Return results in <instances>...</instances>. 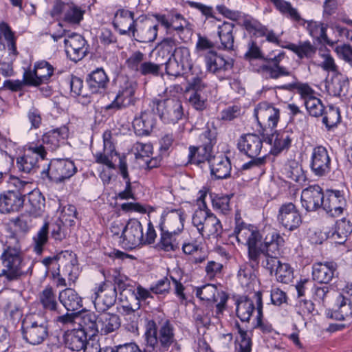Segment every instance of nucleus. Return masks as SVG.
<instances>
[{
    "label": "nucleus",
    "instance_id": "nucleus-28",
    "mask_svg": "<svg viewBox=\"0 0 352 352\" xmlns=\"http://www.w3.org/2000/svg\"><path fill=\"white\" fill-rule=\"evenodd\" d=\"M89 89L92 94L104 92L108 87L109 78L102 67H98L86 78Z\"/></svg>",
    "mask_w": 352,
    "mask_h": 352
},
{
    "label": "nucleus",
    "instance_id": "nucleus-5",
    "mask_svg": "<svg viewBox=\"0 0 352 352\" xmlns=\"http://www.w3.org/2000/svg\"><path fill=\"white\" fill-rule=\"evenodd\" d=\"M254 114L262 128L261 136L264 142L272 144L274 135L270 132H272L277 126L280 119L279 109L266 102H263L257 105Z\"/></svg>",
    "mask_w": 352,
    "mask_h": 352
},
{
    "label": "nucleus",
    "instance_id": "nucleus-12",
    "mask_svg": "<svg viewBox=\"0 0 352 352\" xmlns=\"http://www.w3.org/2000/svg\"><path fill=\"white\" fill-rule=\"evenodd\" d=\"M331 161L327 149L323 146H317L311 153V170L317 177L327 176L331 172Z\"/></svg>",
    "mask_w": 352,
    "mask_h": 352
},
{
    "label": "nucleus",
    "instance_id": "nucleus-14",
    "mask_svg": "<svg viewBox=\"0 0 352 352\" xmlns=\"http://www.w3.org/2000/svg\"><path fill=\"white\" fill-rule=\"evenodd\" d=\"M178 214H172L170 219L175 221L174 226L168 228V230H165L163 225H160L161 230L160 241L157 246L159 249L165 252L175 251L179 248L178 243L176 242L174 235L177 234L182 230V226L180 217Z\"/></svg>",
    "mask_w": 352,
    "mask_h": 352
},
{
    "label": "nucleus",
    "instance_id": "nucleus-13",
    "mask_svg": "<svg viewBox=\"0 0 352 352\" xmlns=\"http://www.w3.org/2000/svg\"><path fill=\"white\" fill-rule=\"evenodd\" d=\"M196 296L202 300L217 302L216 316L219 317L226 309L228 295L223 292H218L215 285L207 284L196 290Z\"/></svg>",
    "mask_w": 352,
    "mask_h": 352
},
{
    "label": "nucleus",
    "instance_id": "nucleus-17",
    "mask_svg": "<svg viewBox=\"0 0 352 352\" xmlns=\"http://www.w3.org/2000/svg\"><path fill=\"white\" fill-rule=\"evenodd\" d=\"M324 195L318 185H312L303 189L301 192V202L307 211H316L323 208Z\"/></svg>",
    "mask_w": 352,
    "mask_h": 352
},
{
    "label": "nucleus",
    "instance_id": "nucleus-60",
    "mask_svg": "<svg viewBox=\"0 0 352 352\" xmlns=\"http://www.w3.org/2000/svg\"><path fill=\"white\" fill-rule=\"evenodd\" d=\"M165 65L166 74L175 77L180 76L187 71H189L188 69H186L184 66L179 64V63L173 57L165 64Z\"/></svg>",
    "mask_w": 352,
    "mask_h": 352
},
{
    "label": "nucleus",
    "instance_id": "nucleus-44",
    "mask_svg": "<svg viewBox=\"0 0 352 352\" xmlns=\"http://www.w3.org/2000/svg\"><path fill=\"white\" fill-rule=\"evenodd\" d=\"M300 21L305 24L307 23V29L309 31L310 35L314 38H322L329 45H333L334 43L329 40L327 35V26L322 23L316 21H305L302 19Z\"/></svg>",
    "mask_w": 352,
    "mask_h": 352
},
{
    "label": "nucleus",
    "instance_id": "nucleus-3",
    "mask_svg": "<svg viewBox=\"0 0 352 352\" xmlns=\"http://www.w3.org/2000/svg\"><path fill=\"white\" fill-rule=\"evenodd\" d=\"M285 58L284 52L278 54H268L264 56L257 43L250 40L248 43V50L245 54V58L248 60L253 59L263 60L264 63L258 69V72L266 79H278L283 76H291L289 68L281 65Z\"/></svg>",
    "mask_w": 352,
    "mask_h": 352
},
{
    "label": "nucleus",
    "instance_id": "nucleus-2",
    "mask_svg": "<svg viewBox=\"0 0 352 352\" xmlns=\"http://www.w3.org/2000/svg\"><path fill=\"white\" fill-rule=\"evenodd\" d=\"M0 288L7 287L11 283L20 280L27 274L23 253L19 241L15 236L7 238L0 256Z\"/></svg>",
    "mask_w": 352,
    "mask_h": 352
},
{
    "label": "nucleus",
    "instance_id": "nucleus-39",
    "mask_svg": "<svg viewBox=\"0 0 352 352\" xmlns=\"http://www.w3.org/2000/svg\"><path fill=\"white\" fill-rule=\"evenodd\" d=\"M287 48L295 53L300 59H312L317 52L316 47L309 41L299 42L298 44L291 43Z\"/></svg>",
    "mask_w": 352,
    "mask_h": 352
},
{
    "label": "nucleus",
    "instance_id": "nucleus-54",
    "mask_svg": "<svg viewBox=\"0 0 352 352\" xmlns=\"http://www.w3.org/2000/svg\"><path fill=\"white\" fill-rule=\"evenodd\" d=\"M309 114L313 117H318L323 114L324 106L317 97L312 98L304 102Z\"/></svg>",
    "mask_w": 352,
    "mask_h": 352
},
{
    "label": "nucleus",
    "instance_id": "nucleus-46",
    "mask_svg": "<svg viewBox=\"0 0 352 352\" xmlns=\"http://www.w3.org/2000/svg\"><path fill=\"white\" fill-rule=\"evenodd\" d=\"M112 279L114 283L116 290L118 289L120 294L124 292L129 291L131 294H134L135 288L132 285L131 280L124 274H120L118 270H114L112 274Z\"/></svg>",
    "mask_w": 352,
    "mask_h": 352
},
{
    "label": "nucleus",
    "instance_id": "nucleus-59",
    "mask_svg": "<svg viewBox=\"0 0 352 352\" xmlns=\"http://www.w3.org/2000/svg\"><path fill=\"white\" fill-rule=\"evenodd\" d=\"M65 166L66 161L58 159L52 161L50 164L49 168L56 179L63 181L65 178L64 175Z\"/></svg>",
    "mask_w": 352,
    "mask_h": 352
},
{
    "label": "nucleus",
    "instance_id": "nucleus-7",
    "mask_svg": "<svg viewBox=\"0 0 352 352\" xmlns=\"http://www.w3.org/2000/svg\"><path fill=\"white\" fill-rule=\"evenodd\" d=\"M192 225L202 236H219L222 230L221 221L207 208L196 210L192 217Z\"/></svg>",
    "mask_w": 352,
    "mask_h": 352
},
{
    "label": "nucleus",
    "instance_id": "nucleus-58",
    "mask_svg": "<svg viewBox=\"0 0 352 352\" xmlns=\"http://www.w3.org/2000/svg\"><path fill=\"white\" fill-rule=\"evenodd\" d=\"M172 214H178L180 217V221L182 226V230L184 229V221H185V214L182 209H175L166 212L162 216L163 220L160 225H163L165 230H168L169 227H173L175 225V221L173 219H170Z\"/></svg>",
    "mask_w": 352,
    "mask_h": 352
},
{
    "label": "nucleus",
    "instance_id": "nucleus-45",
    "mask_svg": "<svg viewBox=\"0 0 352 352\" xmlns=\"http://www.w3.org/2000/svg\"><path fill=\"white\" fill-rule=\"evenodd\" d=\"M173 58L179 63L186 69L190 70L192 67V60L190 58V50L188 47L184 46L178 47V43L175 41V46L173 53Z\"/></svg>",
    "mask_w": 352,
    "mask_h": 352
},
{
    "label": "nucleus",
    "instance_id": "nucleus-49",
    "mask_svg": "<svg viewBox=\"0 0 352 352\" xmlns=\"http://www.w3.org/2000/svg\"><path fill=\"white\" fill-rule=\"evenodd\" d=\"M158 25L145 26L135 32V40L140 43L153 42L157 36Z\"/></svg>",
    "mask_w": 352,
    "mask_h": 352
},
{
    "label": "nucleus",
    "instance_id": "nucleus-21",
    "mask_svg": "<svg viewBox=\"0 0 352 352\" xmlns=\"http://www.w3.org/2000/svg\"><path fill=\"white\" fill-rule=\"evenodd\" d=\"M134 13L127 10L120 9L115 14L113 25L122 35L132 34L135 37L137 28H135Z\"/></svg>",
    "mask_w": 352,
    "mask_h": 352
},
{
    "label": "nucleus",
    "instance_id": "nucleus-32",
    "mask_svg": "<svg viewBox=\"0 0 352 352\" xmlns=\"http://www.w3.org/2000/svg\"><path fill=\"white\" fill-rule=\"evenodd\" d=\"M175 41L173 38H166L156 47L155 60L161 67L173 57Z\"/></svg>",
    "mask_w": 352,
    "mask_h": 352
},
{
    "label": "nucleus",
    "instance_id": "nucleus-11",
    "mask_svg": "<svg viewBox=\"0 0 352 352\" xmlns=\"http://www.w3.org/2000/svg\"><path fill=\"white\" fill-rule=\"evenodd\" d=\"M89 314L85 313V309L82 307V298L75 290L67 288V330L72 322L78 324L80 322L87 324V319L85 318Z\"/></svg>",
    "mask_w": 352,
    "mask_h": 352
},
{
    "label": "nucleus",
    "instance_id": "nucleus-10",
    "mask_svg": "<svg viewBox=\"0 0 352 352\" xmlns=\"http://www.w3.org/2000/svg\"><path fill=\"white\" fill-rule=\"evenodd\" d=\"M46 148L43 144H32L25 149L23 155L17 157L16 166L25 173H34L38 168V160L46 157Z\"/></svg>",
    "mask_w": 352,
    "mask_h": 352
},
{
    "label": "nucleus",
    "instance_id": "nucleus-24",
    "mask_svg": "<svg viewBox=\"0 0 352 352\" xmlns=\"http://www.w3.org/2000/svg\"><path fill=\"white\" fill-rule=\"evenodd\" d=\"M134 94V87L131 83H126L119 90L114 100L104 107L105 110L116 111L134 104L135 102Z\"/></svg>",
    "mask_w": 352,
    "mask_h": 352
},
{
    "label": "nucleus",
    "instance_id": "nucleus-37",
    "mask_svg": "<svg viewBox=\"0 0 352 352\" xmlns=\"http://www.w3.org/2000/svg\"><path fill=\"white\" fill-rule=\"evenodd\" d=\"M256 301L247 296L241 297L236 302V316L242 322H248L255 309Z\"/></svg>",
    "mask_w": 352,
    "mask_h": 352
},
{
    "label": "nucleus",
    "instance_id": "nucleus-48",
    "mask_svg": "<svg viewBox=\"0 0 352 352\" xmlns=\"http://www.w3.org/2000/svg\"><path fill=\"white\" fill-rule=\"evenodd\" d=\"M322 123L326 126L328 130L337 126L340 122L341 116L340 109L333 106H329L328 109H324Z\"/></svg>",
    "mask_w": 352,
    "mask_h": 352
},
{
    "label": "nucleus",
    "instance_id": "nucleus-15",
    "mask_svg": "<svg viewBox=\"0 0 352 352\" xmlns=\"http://www.w3.org/2000/svg\"><path fill=\"white\" fill-rule=\"evenodd\" d=\"M122 243L129 249L142 245L143 228L135 219H129L122 231Z\"/></svg>",
    "mask_w": 352,
    "mask_h": 352
},
{
    "label": "nucleus",
    "instance_id": "nucleus-42",
    "mask_svg": "<svg viewBox=\"0 0 352 352\" xmlns=\"http://www.w3.org/2000/svg\"><path fill=\"white\" fill-rule=\"evenodd\" d=\"M49 223H45L32 238V247L33 251L41 255L48 242Z\"/></svg>",
    "mask_w": 352,
    "mask_h": 352
},
{
    "label": "nucleus",
    "instance_id": "nucleus-35",
    "mask_svg": "<svg viewBox=\"0 0 352 352\" xmlns=\"http://www.w3.org/2000/svg\"><path fill=\"white\" fill-rule=\"evenodd\" d=\"M352 232V224L345 219L338 221L329 237L338 244H343Z\"/></svg>",
    "mask_w": 352,
    "mask_h": 352
},
{
    "label": "nucleus",
    "instance_id": "nucleus-6",
    "mask_svg": "<svg viewBox=\"0 0 352 352\" xmlns=\"http://www.w3.org/2000/svg\"><path fill=\"white\" fill-rule=\"evenodd\" d=\"M217 132L215 129H206L200 135L201 144L198 146L189 147L188 162L199 164L205 161L212 160L211 153L213 146L217 142Z\"/></svg>",
    "mask_w": 352,
    "mask_h": 352
},
{
    "label": "nucleus",
    "instance_id": "nucleus-33",
    "mask_svg": "<svg viewBox=\"0 0 352 352\" xmlns=\"http://www.w3.org/2000/svg\"><path fill=\"white\" fill-rule=\"evenodd\" d=\"M154 125V115L151 111H142L140 116L133 122V126L139 135H148Z\"/></svg>",
    "mask_w": 352,
    "mask_h": 352
},
{
    "label": "nucleus",
    "instance_id": "nucleus-30",
    "mask_svg": "<svg viewBox=\"0 0 352 352\" xmlns=\"http://www.w3.org/2000/svg\"><path fill=\"white\" fill-rule=\"evenodd\" d=\"M205 62L208 70L213 74L230 69L233 66L231 58L226 60L214 51H208L205 54Z\"/></svg>",
    "mask_w": 352,
    "mask_h": 352
},
{
    "label": "nucleus",
    "instance_id": "nucleus-61",
    "mask_svg": "<svg viewBox=\"0 0 352 352\" xmlns=\"http://www.w3.org/2000/svg\"><path fill=\"white\" fill-rule=\"evenodd\" d=\"M236 342V352H250L252 349V340L247 331H241V336Z\"/></svg>",
    "mask_w": 352,
    "mask_h": 352
},
{
    "label": "nucleus",
    "instance_id": "nucleus-26",
    "mask_svg": "<svg viewBox=\"0 0 352 352\" xmlns=\"http://www.w3.org/2000/svg\"><path fill=\"white\" fill-rule=\"evenodd\" d=\"M327 318L336 320H350L352 319V305L347 300V296L339 295L331 309L326 311Z\"/></svg>",
    "mask_w": 352,
    "mask_h": 352
},
{
    "label": "nucleus",
    "instance_id": "nucleus-23",
    "mask_svg": "<svg viewBox=\"0 0 352 352\" xmlns=\"http://www.w3.org/2000/svg\"><path fill=\"white\" fill-rule=\"evenodd\" d=\"M83 324L84 322L76 323L72 322L69 324L67 331V345L72 351H79L83 349L87 343V334Z\"/></svg>",
    "mask_w": 352,
    "mask_h": 352
},
{
    "label": "nucleus",
    "instance_id": "nucleus-18",
    "mask_svg": "<svg viewBox=\"0 0 352 352\" xmlns=\"http://www.w3.org/2000/svg\"><path fill=\"white\" fill-rule=\"evenodd\" d=\"M323 209L332 217L341 215L346 206L344 194L338 190H327Z\"/></svg>",
    "mask_w": 352,
    "mask_h": 352
},
{
    "label": "nucleus",
    "instance_id": "nucleus-20",
    "mask_svg": "<svg viewBox=\"0 0 352 352\" xmlns=\"http://www.w3.org/2000/svg\"><path fill=\"white\" fill-rule=\"evenodd\" d=\"M263 138L254 133L242 135L238 141L237 147L241 153L249 157H258L261 153Z\"/></svg>",
    "mask_w": 352,
    "mask_h": 352
},
{
    "label": "nucleus",
    "instance_id": "nucleus-64",
    "mask_svg": "<svg viewBox=\"0 0 352 352\" xmlns=\"http://www.w3.org/2000/svg\"><path fill=\"white\" fill-rule=\"evenodd\" d=\"M206 93H192L189 98V102L197 110L201 111L206 107Z\"/></svg>",
    "mask_w": 352,
    "mask_h": 352
},
{
    "label": "nucleus",
    "instance_id": "nucleus-38",
    "mask_svg": "<svg viewBox=\"0 0 352 352\" xmlns=\"http://www.w3.org/2000/svg\"><path fill=\"white\" fill-rule=\"evenodd\" d=\"M170 21V32L175 31L179 36L183 39L182 34H190L192 31L190 23L180 14L172 13Z\"/></svg>",
    "mask_w": 352,
    "mask_h": 352
},
{
    "label": "nucleus",
    "instance_id": "nucleus-47",
    "mask_svg": "<svg viewBox=\"0 0 352 352\" xmlns=\"http://www.w3.org/2000/svg\"><path fill=\"white\" fill-rule=\"evenodd\" d=\"M276 8L283 14L287 15L291 19L300 22L302 20L297 10L293 8L290 3L285 0H270Z\"/></svg>",
    "mask_w": 352,
    "mask_h": 352
},
{
    "label": "nucleus",
    "instance_id": "nucleus-4",
    "mask_svg": "<svg viewBox=\"0 0 352 352\" xmlns=\"http://www.w3.org/2000/svg\"><path fill=\"white\" fill-rule=\"evenodd\" d=\"M144 336L146 348H150L155 352L168 351L175 341L173 327L168 320L160 323L159 337L155 322L149 320L146 324Z\"/></svg>",
    "mask_w": 352,
    "mask_h": 352
},
{
    "label": "nucleus",
    "instance_id": "nucleus-34",
    "mask_svg": "<svg viewBox=\"0 0 352 352\" xmlns=\"http://www.w3.org/2000/svg\"><path fill=\"white\" fill-rule=\"evenodd\" d=\"M28 212L34 216H40L45 206V199L38 190H32L28 195V203L25 204Z\"/></svg>",
    "mask_w": 352,
    "mask_h": 352
},
{
    "label": "nucleus",
    "instance_id": "nucleus-62",
    "mask_svg": "<svg viewBox=\"0 0 352 352\" xmlns=\"http://www.w3.org/2000/svg\"><path fill=\"white\" fill-rule=\"evenodd\" d=\"M161 66L157 63L151 61H144L140 67L139 74L142 76H157L161 71Z\"/></svg>",
    "mask_w": 352,
    "mask_h": 352
},
{
    "label": "nucleus",
    "instance_id": "nucleus-8",
    "mask_svg": "<svg viewBox=\"0 0 352 352\" xmlns=\"http://www.w3.org/2000/svg\"><path fill=\"white\" fill-rule=\"evenodd\" d=\"M149 106L152 111L156 110L160 119L164 123H176L184 114L182 102L177 98H166L159 100L154 98L150 102Z\"/></svg>",
    "mask_w": 352,
    "mask_h": 352
},
{
    "label": "nucleus",
    "instance_id": "nucleus-51",
    "mask_svg": "<svg viewBox=\"0 0 352 352\" xmlns=\"http://www.w3.org/2000/svg\"><path fill=\"white\" fill-rule=\"evenodd\" d=\"M85 10L73 2H67V25H79L83 19Z\"/></svg>",
    "mask_w": 352,
    "mask_h": 352
},
{
    "label": "nucleus",
    "instance_id": "nucleus-55",
    "mask_svg": "<svg viewBox=\"0 0 352 352\" xmlns=\"http://www.w3.org/2000/svg\"><path fill=\"white\" fill-rule=\"evenodd\" d=\"M233 195L219 196L212 198V206L214 209L220 210L223 214H227L230 210V200Z\"/></svg>",
    "mask_w": 352,
    "mask_h": 352
},
{
    "label": "nucleus",
    "instance_id": "nucleus-57",
    "mask_svg": "<svg viewBox=\"0 0 352 352\" xmlns=\"http://www.w3.org/2000/svg\"><path fill=\"white\" fill-rule=\"evenodd\" d=\"M144 59V54L140 51H135L126 59V65L129 69L139 73Z\"/></svg>",
    "mask_w": 352,
    "mask_h": 352
},
{
    "label": "nucleus",
    "instance_id": "nucleus-29",
    "mask_svg": "<svg viewBox=\"0 0 352 352\" xmlns=\"http://www.w3.org/2000/svg\"><path fill=\"white\" fill-rule=\"evenodd\" d=\"M211 175L216 179H223L230 177L232 166L230 159L223 155L214 156L210 161Z\"/></svg>",
    "mask_w": 352,
    "mask_h": 352
},
{
    "label": "nucleus",
    "instance_id": "nucleus-16",
    "mask_svg": "<svg viewBox=\"0 0 352 352\" xmlns=\"http://www.w3.org/2000/svg\"><path fill=\"white\" fill-rule=\"evenodd\" d=\"M278 223L290 231L298 228L302 223V217L296 206L292 203L283 204L277 216Z\"/></svg>",
    "mask_w": 352,
    "mask_h": 352
},
{
    "label": "nucleus",
    "instance_id": "nucleus-56",
    "mask_svg": "<svg viewBox=\"0 0 352 352\" xmlns=\"http://www.w3.org/2000/svg\"><path fill=\"white\" fill-rule=\"evenodd\" d=\"M39 299L45 309H56V302L52 287H46L39 295Z\"/></svg>",
    "mask_w": 352,
    "mask_h": 352
},
{
    "label": "nucleus",
    "instance_id": "nucleus-43",
    "mask_svg": "<svg viewBox=\"0 0 352 352\" xmlns=\"http://www.w3.org/2000/svg\"><path fill=\"white\" fill-rule=\"evenodd\" d=\"M254 298L256 301L257 316L256 324L254 328L259 329L263 333H270L273 328L271 324L267 321H263V300L261 292H256L254 294Z\"/></svg>",
    "mask_w": 352,
    "mask_h": 352
},
{
    "label": "nucleus",
    "instance_id": "nucleus-9",
    "mask_svg": "<svg viewBox=\"0 0 352 352\" xmlns=\"http://www.w3.org/2000/svg\"><path fill=\"white\" fill-rule=\"evenodd\" d=\"M87 325L91 331L94 336L99 331L101 333L108 334L118 329L120 326V320L117 314L107 312L100 313L98 316L89 314L87 316Z\"/></svg>",
    "mask_w": 352,
    "mask_h": 352
},
{
    "label": "nucleus",
    "instance_id": "nucleus-52",
    "mask_svg": "<svg viewBox=\"0 0 352 352\" xmlns=\"http://www.w3.org/2000/svg\"><path fill=\"white\" fill-rule=\"evenodd\" d=\"M235 221L236 226L234 229V234H236V237L239 242L242 243H245L248 242V237H243L241 236L242 232H245V230L249 231L250 232H256L258 230L252 225H246L244 223L241 219V215L239 213H236L235 215Z\"/></svg>",
    "mask_w": 352,
    "mask_h": 352
},
{
    "label": "nucleus",
    "instance_id": "nucleus-63",
    "mask_svg": "<svg viewBox=\"0 0 352 352\" xmlns=\"http://www.w3.org/2000/svg\"><path fill=\"white\" fill-rule=\"evenodd\" d=\"M69 85L72 96H85L83 90V80L81 78L72 75L69 80Z\"/></svg>",
    "mask_w": 352,
    "mask_h": 352
},
{
    "label": "nucleus",
    "instance_id": "nucleus-31",
    "mask_svg": "<svg viewBox=\"0 0 352 352\" xmlns=\"http://www.w3.org/2000/svg\"><path fill=\"white\" fill-rule=\"evenodd\" d=\"M264 268L271 275L274 274L278 282L288 284L294 278V270L290 265L287 263H282L280 260L278 261V263H276L274 266Z\"/></svg>",
    "mask_w": 352,
    "mask_h": 352
},
{
    "label": "nucleus",
    "instance_id": "nucleus-50",
    "mask_svg": "<svg viewBox=\"0 0 352 352\" xmlns=\"http://www.w3.org/2000/svg\"><path fill=\"white\" fill-rule=\"evenodd\" d=\"M43 144H46L51 150H55L60 144H63V137L60 129H56L45 133L42 138Z\"/></svg>",
    "mask_w": 352,
    "mask_h": 352
},
{
    "label": "nucleus",
    "instance_id": "nucleus-40",
    "mask_svg": "<svg viewBox=\"0 0 352 352\" xmlns=\"http://www.w3.org/2000/svg\"><path fill=\"white\" fill-rule=\"evenodd\" d=\"M234 25L232 23L224 22L218 27V36L221 41L222 48L230 50L234 47L233 30Z\"/></svg>",
    "mask_w": 352,
    "mask_h": 352
},
{
    "label": "nucleus",
    "instance_id": "nucleus-27",
    "mask_svg": "<svg viewBox=\"0 0 352 352\" xmlns=\"http://www.w3.org/2000/svg\"><path fill=\"white\" fill-rule=\"evenodd\" d=\"M22 333L28 342L36 345L43 342L48 333L47 326L44 323L33 322L30 325L23 327Z\"/></svg>",
    "mask_w": 352,
    "mask_h": 352
},
{
    "label": "nucleus",
    "instance_id": "nucleus-36",
    "mask_svg": "<svg viewBox=\"0 0 352 352\" xmlns=\"http://www.w3.org/2000/svg\"><path fill=\"white\" fill-rule=\"evenodd\" d=\"M274 135L272 143L273 144L271 152L273 155H277L284 150H287L292 144V134L288 131H282L277 133L270 132Z\"/></svg>",
    "mask_w": 352,
    "mask_h": 352
},
{
    "label": "nucleus",
    "instance_id": "nucleus-22",
    "mask_svg": "<svg viewBox=\"0 0 352 352\" xmlns=\"http://www.w3.org/2000/svg\"><path fill=\"white\" fill-rule=\"evenodd\" d=\"M24 196L19 190H8L0 195V212L8 214L18 212L23 208Z\"/></svg>",
    "mask_w": 352,
    "mask_h": 352
},
{
    "label": "nucleus",
    "instance_id": "nucleus-41",
    "mask_svg": "<svg viewBox=\"0 0 352 352\" xmlns=\"http://www.w3.org/2000/svg\"><path fill=\"white\" fill-rule=\"evenodd\" d=\"M293 78L294 80L292 82L278 86L277 88L287 91L297 90L304 102L306 100L316 97L314 91L307 84L298 82L296 80L294 77H293Z\"/></svg>",
    "mask_w": 352,
    "mask_h": 352
},
{
    "label": "nucleus",
    "instance_id": "nucleus-1",
    "mask_svg": "<svg viewBox=\"0 0 352 352\" xmlns=\"http://www.w3.org/2000/svg\"><path fill=\"white\" fill-rule=\"evenodd\" d=\"M241 236L248 237L246 245L250 265L252 269H258L260 263L263 267H272L278 263L280 248L285 244V240L279 233L272 230L263 239L259 231L250 232L245 230Z\"/></svg>",
    "mask_w": 352,
    "mask_h": 352
},
{
    "label": "nucleus",
    "instance_id": "nucleus-25",
    "mask_svg": "<svg viewBox=\"0 0 352 352\" xmlns=\"http://www.w3.org/2000/svg\"><path fill=\"white\" fill-rule=\"evenodd\" d=\"M313 279L319 283L328 284L338 276V265L333 261L316 263L312 267Z\"/></svg>",
    "mask_w": 352,
    "mask_h": 352
},
{
    "label": "nucleus",
    "instance_id": "nucleus-53",
    "mask_svg": "<svg viewBox=\"0 0 352 352\" xmlns=\"http://www.w3.org/2000/svg\"><path fill=\"white\" fill-rule=\"evenodd\" d=\"M35 69L41 84L47 81L53 74V67L47 61L42 60L35 64Z\"/></svg>",
    "mask_w": 352,
    "mask_h": 352
},
{
    "label": "nucleus",
    "instance_id": "nucleus-19",
    "mask_svg": "<svg viewBox=\"0 0 352 352\" xmlns=\"http://www.w3.org/2000/svg\"><path fill=\"white\" fill-rule=\"evenodd\" d=\"M116 288L105 287V284H101L94 292V304L98 312H105L112 307L116 300Z\"/></svg>",
    "mask_w": 352,
    "mask_h": 352
}]
</instances>
